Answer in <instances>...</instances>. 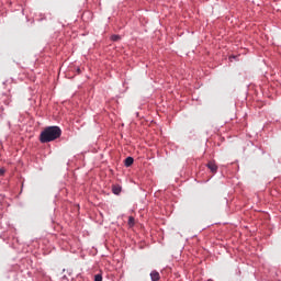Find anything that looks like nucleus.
Listing matches in <instances>:
<instances>
[{"label":"nucleus","instance_id":"nucleus-1","mask_svg":"<svg viewBox=\"0 0 281 281\" xmlns=\"http://www.w3.org/2000/svg\"><path fill=\"white\" fill-rule=\"evenodd\" d=\"M63 135V131L58 126L46 127L40 135V142L42 144H48V142H54Z\"/></svg>","mask_w":281,"mask_h":281},{"label":"nucleus","instance_id":"nucleus-2","mask_svg":"<svg viewBox=\"0 0 281 281\" xmlns=\"http://www.w3.org/2000/svg\"><path fill=\"white\" fill-rule=\"evenodd\" d=\"M206 166L211 172H217L218 170V166H216V162L214 161H209Z\"/></svg>","mask_w":281,"mask_h":281},{"label":"nucleus","instance_id":"nucleus-3","mask_svg":"<svg viewBox=\"0 0 281 281\" xmlns=\"http://www.w3.org/2000/svg\"><path fill=\"white\" fill-rule=\"evenodd\" d=\"M151 281H159L161 280V276L157 272V270H154L150 272Z\"/></svg>","mask_w":281,"mask_h":281},{"label":"nucleus","instance_id":"nucleus-4","mask_svg":"<svg viewBox=\"0 0 281 281\" xmlns=\"http://www.w3.org/2000/svg\"><path fill=\"white\" fill-rule=\"evenodd\" d=\"M112 192L113 194H120L122 192V187L120 184H113Z\"/></svg>","mask_w":281,"mask_h":281},{"label":"nucleus","instance_id":"nucleus-5","mask_svg":"<svg viewBox=\"0 0 281 281\" xmlns=\"http://www.w3.org/2000/svg\"><path fill=\"white\" fill-rule=\"evenodd\" d=\"M135 159H133V157H127L125 160H124V164H125V167L126 168H131V165L134 164Z\"/></svg>","mask_w":281,"mask_h":281},{"label":"nucleus","instance_id":"nucleus-6","mask_svg":"<svg viewBox=\"0 0 281 281\" xmlns=\"http://www.w3.org/2000/svg\"><path fill=\"white\" fill-rule=\"evenodd\" d=\"M128 225H130V227H134L135 226V217H133V216L128 217Z\"/></svg>","mask_w":281,"mask_h":281},{"label":"nucleus","instance_id":"nucleus-7","mask_svg":"<svg viewBox=\"0 0 281 281\" xmlns=\"http://www.w3.org/2000/svg\"><path fill=\"white\" fill-rule=\"evenodd\" d=\"M94 281H102V274H95L94 276Z\"/></svg>","mask_w":281,"mask_h":281},{"label":"nucleus","instance_id":"nucleus-8","mask_svg":"<svg viewBox=\"0 0 281 281\" xmlns=\"http://www.w3.org/2000/svg\"><path fill=\"white\" fill-rule=\"evenodd\" d=\"M112 41H120V35H112Z\"/></svg>","mask_w":281,"mask_h":281},{"label":"nucleus","instance_id":"nucleus-9","mask_svg":"<svg viewBox=\"0 0 281 281\" xmlns=\"http://www.w3.org/2000/svg\"><path fill=\"white\" fill-rule=\"evenodd\" d=\"M0 175H1V176L5 175V169L0 168Z\"/></svg>","mask_w":281,"mask_h":281},{"label":"nucleus","instance_id":"nucleus-10","mask_svg":"<svg viewBox=\"0 0 281 281\" xmlns=\"http://www.w3.org/2000/svg\"><path fill=\"white\" fill-rule=\"evenodd\" d=\"M78 74H80V69H78Z\"/></svg>","mask_w":281,"mask_h":281}]
</instances>
